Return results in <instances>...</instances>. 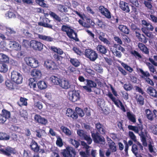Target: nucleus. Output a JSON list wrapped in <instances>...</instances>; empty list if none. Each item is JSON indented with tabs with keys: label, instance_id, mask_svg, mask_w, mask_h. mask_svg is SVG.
<instances>
[{
	"label": "nucleus",
	"instance_id": "nucleus-25",
	"mask_svg": "<svg viewBox=\"0 0 157 157\" xmlns=\"http://www.w3.org/2000/svg\"><path fill=\"white\" fill-rule=\"evenodd\" d=\"M138 47L142 52L146 55H149V49L147 47L142 43H139Z\"/></svg>",
	"mask_w": 157,
	"mask_h": 157
},
{
	"label": "nucleus",
	"instance_id": "nucleus-46",
	"mask_svg": "<svg viewBox=\"0 0 157 157\" xmlns=\"http://www.w3.org/2000/svg\"><path fill=\"white\" fill-rule=\"evenodd\" d=\"M37 85L39 88L41 90L45 89L47 86L45 82L43 81H39L37 83Z\"/></svg>",
	"mask_w": 157,
	"mask_h": 157
},
{
	"label": "nucleus",
	"instance_id": "nucleus-9",
	"mask_svg": "<svg viewBox=\"0 0 157 157\" xmlns=\"http://www.w3.org/2000/svg\"><path fill=\"white\" fill-rule=\"evenodd\" d=\"M26 63L32 68H36L39 65V62L36 59L32 57H26L25 59Z\"/></svg>",
	"mask_w": 157,
	"mask_h": 157
},
{
	"label": "nucleus",
	"instance_id": "nucleus-23",
	"mask_svg": "<svg viewBox=\"0 0 157 157\" xmlns=\"http://www.w3.org/2000/svg\"><path fill=\"white\" fill-rule=\"evenodd\" d=\"M147 93L153 98H157V91L154 88L151 86H149L147 89Z\"/></svg>",
	"mask_w": 157,
	"mask_h": 157
},
{
	"label": "nucleus",
	"instance_id": "nucleus-13",
	"mask_svg": "<svg viewBox=\"0 0 157 157\" xmlns=\"http://www.w3.org/2000/svg\"><path fill=\"white\" fill-rule=\"evenodd\" d=\"M95 128L97 130L96 132H98L101 134L104 135L106 132V128L105 126L100 122L95 123Z\"/></svg>",
	"mask_w": 157,
	"mask_h": 157
},
{
	"label": "nucleus",
	"instance_id": "nucleus-59",
	"mask_svg": "<svg viewBox=\"0 0 157 157\" xmlns=\"http://www.w3.org/2000/svg\"><path fill=\"white\" fill-rule=\"evenodd\" d=\"M82 140H84L87 141L88 144H90L92 142V140L89 136L87 135L86 134L83 137Z\"/></svg>",
	"mask_w": 157,
	"mask_h": 157
},
{
	"label": "nucleus",
	"instance_id": "nucleus-41",
	"mask_svg": "<svg viewBox=\"0 0 157 157\" xmlns=\"http://www.w3.org/2000/svg\"><path fill=\"white\" fill-rule=\"evenodd\" d=\"M2 114L3 117L5 118L6 121L7 119L10 117V112L6 109H3L2 111Z\"/></svg>",
	"mask_w": 157,
	"mask_h": 157
},
{
	"label": "nucleus",
	"instance_id": "nucleus-1",
	"mask_svg": "<svg viewBox=\"0 0 157 157\" xmlns=\"http://www.w3.org/2000/svg\"><path fill=\"white\" fill-rule=\"evenodd\" d=\"M138 120L139 124H137L136 126L129 125L128 128L129 130L133 131L135 133L138 134L140 137L143 145L147 146V143L146 137L147 136V131L144 128L141 119L139 118Z\"/></svg>",
	"mask_w": 157,
	"mask_h": 157
},
{
	"label": "nucleus",
	"instance_id": "nucleus-40",
	"mask_svg": "<svg viewBox=\"0 0 157 157\" xmlns=\"http://www.w3.org/2000/svg\"><path fill=\"white\" fill-rule=\"evenodd\" d=\"M8 70V67L6 64L0 63V72H1L6 73Z\"/></svg>",
	"mask_w": 157,
	"mask_h": 157
},
{
	"label": "nucleus",
	"instance_id": "nucleus-50",
	"mask_svg": "<svg viewBox=\"0 0 157 157\" xmlns=\"http://www.w3.org/2000/svg\"><path fill=\"white\" fill-rule=\"evenodd\" d=\"M149 128L154 135H157V124L150 125Z\"/></svg>",
	"mask_w": 157,
	"mask_h": 157
},
{
	"label": "nucleus",
	"instance_id": "nucleus-52",
	"mask_svg": "<svg viewBox=\"0 0 157 157\" xmlns=\"http://www.w3.org/2000/svg\"><path fill=\"white\" fill-rule=\"evenodd\" d=\"M130 53L136 58H138V59L142 58L141 55L138 52L135 50L131 51Z\"/></svg>",
	"mask_w": 157,
	"mask_h": 157
},
{
	"label": "nucleus",
	"instance_id": "nucleus-35",
	"mask_svg": "<svg viewBox=\"0 0 157 157\" xmlns=\"http://www.w3.org/2000/svg\"><path fill=\"white\" fill-rule=\"evenodd\" d=\"M50 79L54 84L57 85H58L59 84H60V82L61 79L54 75L52 76L50 78Z\"/></svg>",
	"mask_w": 157,
	"mask_h": 157
},
{
	"label": "nucleus",
	"instance_id": "nucleus-28",
	"mask_svg": "<svg viewBox=\"0 0 157 157\" xmlns=\"http://www.w3.org/2000/svg\"><path fill=\"white\" fill-rule=\"evenodd\" d=\"M136 36L139 41L143 43L146 44L147 41L148 39L143 34H141L140 32L137 33Z\"/></svg>",
	"mask_w": 157,
	"mask_h": 157
},
{
	"label": "nucleus",
	"instance_id": "nucleus-24",
	"mask_svg": "<svg viewBox=\"0 0 157 157\" xmlns=\"http://www.w3.org/2000/svg\"><path fill=\"white\" fill-rule=\"evenodd\" d=\"M120 7L123 11L126 13L130 12V9L128 4L124 1H121L120 2Z\"/></svg>",
	"mask_w": 157,
	"mask_h": 157
},
{
	"label": "nucleus",
	"instance_id": "nucleus-38",
	"mask_svg": "<svg viewBox=\"0 0 157 157\" xmlns=\"http://www.w3.org/2000/svg\"><path fill=\"white\" fill-rule=\"evenodd\" d=\"M127 117L130 121L133 123L136 122V118L135 115L131 114L130 112H127Z\"/></svg>",
	"mask_w": 157,
	"mask_h": 157
},
{
	"label": "nucleus",
	"instance_id": "nucleus-11",
	"mask_svg": "<svg viewBox=\"0 0 157 157\" xmlns=\"http://www.w3.org/2000/svg\"><path fill=\"white\" fill-rule=\"evenodd\" d=\"M1 153L7 156H10L11 154H15L17 153V151L15 148L8 147L5 149L1 148L0 149Z\"/></svg>",
	"mask_w": 157,
	"mask_h": 157
},
{
	"label": "nucleus",
	"instance_id": "nucleus-29",
	"mask_svg": "<svg viewBox=\"0 0 157 157\" xmlns=\"http://www.w3.org/2000/svg\"><path fill=\"white\" fill-rule=\"evenodd\" d=\"M61 87L64 89H68L70 87L68 82L64 79H61L60 82V84H59Z\"/></svg>",
	"mask_w": 157,
	"mask_h": 157
},
{
	"label": "nucleus",
	"instance_id": "nucleus-37",
	"mask_svg": "<svg viewBox=\"0 0 157 157\" xmlns=\"http://www.w3.org/2000/svg\"><path fill=\"white\" fill-rule=\"evenodd\" d=\"M36 80L33 78H30L29 80V86L30 88H33L34 90H36Z\"/></svg>",
	"mask_w": 157,
	"mask_h": 157
},
{
	"label": "nucleus",
	"instance_id": "nucleus-31",
	"mask_svg": "<svg viewBox=\"0 0 157 157\" xmlns=\"http://www.w3.org/2000/svg\"><path fill=\"white\" fill-rule=\"evenodd\" d=\"M97 51L100 53L105 54L107 52L105 47L101 44H99L97 47Z\"/></svg>",
	"mask_w": 157,
	"mask_h": 157
},
{
	"label": "nucleus",
	"instance_id": "nucleus-19",
	"mask_svg": "<svg viewBox=\"0 0 157 157\" xmlns=\"http://www.w3.org/2000/svg\"><path fill=\"white\" fill-rule=\"evenodd\" d=\"M41 71L37 69H33L31 72V75L32 77L36 80L40 78L42 76Z\"/></svg>",
	"mask_w": 157,
	"mask_h": 157
},
{
	"label": "nucleus",
	"instance_id": "nucleus-39",
	"mask_svg": "<svg viewBox=\"0 0 157 157\" xmlns=\"http://www.w3.org/2000/svg\"><path fill=\"white\" fill-rule=\"evenodd\" d=\"M0 62L2 63H9L8 57L3 53H0Z\"/></svg>",
	"mask_w": 157,
	"mask_h": 157
},
{
	"label": "nucleus",
	"instance_id": "nucleus-21",
	"mask_svg": "<svg viewBox=\"0 0 157 157\" xmlns=\"http://www.w3.org/2000/svg\"><path fill=\"white\" fill-rule=\"evenodd\" d=\"M35 121L37 123L42 125H46L48 123L47 119L42 117L40 115L36 114L34 117Z\"/></svg>",
	"mask_w": 157,
	"mask_h": 157
},
{
	"label": "nucleus",
	"instance_id": "nucleus-7",
	"mask_svg": "<svg viewBox=\"0 0 157 157\" xmlns=\"http://www.w3.org/2000/svg\"><path fill=\"white\" fill-rule=\"evenodd\" d=\"M11 78L12 80L17 84L22 82L23 78L21 75L16 71H13L11 72Z\"/></svg>",
	"mask_w": 157,
	"mask_h": 157
},
{
	"label": "nucleus",
	"instance_id": "nucleus-4",
	"mask_svg": "<svg viewBox=\"0 0 157 157\" xmlns=\"http://www.w3.org/2000/svg\"><path fill=\"white\" fill-rule=\"evenodd\" d=\"M107 95L117 107L120 108L124 112H125L126 111L124 106L123 105L122 102L119 99H117L116 98L113 97V94L111 92H109Z\"/></svg>",
	"mask_w": 157,
	"mask_h": 157
},
{
	"label": "nucleus",
	"instance_id": "nucleus-45",
	"mask_svg": "<svg viewBox=\"0 0 157 157\" xmlns=\"http://www.w3.org/2000/svg\"><path fill=\"white\" fill-rule=\"evenodd\" d=\"M57 140L56 141V144L57 146L59 147H62L63 145V140L60 136H56Z\"/></svg>",
	"mask_w": 157,
	"mask_h": 157
},
{
	"label": "nucleus",
	"instance_id": "nucleus-15",
	"mask_svg": "<svg viewBox=\"0 0 157 157\" xmlns=\"http://www.w3.org/2000/svg\"><path fill=\"white\" fill-rule=\"evenodd\" d=\"M16 34V32L10 27L6 28V34L9 40H13Z\"/></svg>",
	"mask_w": 157,
	"mask_h": 157
},
{
	"label": "nucleus",
	"instance_id": "nucleus-53",
	"mask_svg": "<svg viewBox=\"0 0 157 157\" xmlns=\"http://www.w3.org/2000/svg\"><path fill=\"white\" fill-rule=\"evenodd\" d=\"M75 111H76V113L79 116L82 117H83L85 114V113L83 110L81 108L78 107H76L75 108Z\"/></svg>",
	"mask_w": 157,
	"mask_h": 157
},
{
	"label": "nucleus",
	"instance_id": "nucleus-47",
	"mask_svg": "<svg viewBox=\"0 0 157 157\" xmlns=\"http://www.w3.org/2000/svg\"><path fill=\"white\" fill-rule=\"evenodd\" d=\"M5 84L8 89L12 90L14 89V83L10 80L6 81Z\"/></svg>",
	"mask_w": 157,
	"mask_h": 157
},
{
	"label": "nucleus",
	"instance_id": "nucleus-2",
	"mask_svg": "<svg viewBox=\"0 0 157 157\" xmlns=\"http://www.w3.org/2000/svg\"><path fill=\"white\" fill-rule=\"evenodd\" d=\"M61 29L62 31L66 33L67 36L70 38L73 39L76 42L79 41L77 37V33L70 26L67 25H63L61 27Z\"/></svg>",
	"mask_w": 157,
	"mask_h": 157
},
{
	"label": "nucleus",
	"instance_id": "nucleus-5",
	"mask_svg": "<svg viewBox=\"0 0 157 157\" xmlns=\"http://www.w3.org/2000/svg\"><path fill=\"white\" fill-rule=\"evenodd\" d=\"M29 147L32 151L36 153L43 154L45 152L43 149L40 148V146L34 140L32 139L29 145Z\"/></svg>",
	"mask_w": 157,
	"mask_h": 157
},
{
	"label": "nucleus",
	"instance_id": "nucleus-33",
	"mask_svg": "<svg viewBox=\"0 0 157 157\" xmlns=\"http://www.w3.org/2000/svg\"><path fill=\"white\" fill-rule=\"evenodd\" d=\"M60 128L62 131L66 136H70L72 134L71 131L67 127L63 126H62Z\"/></svg>",
	"mask_w": 157,
	"mask_h": 157
},
{
	"label": "nucleus",
	"instance_id": "nucleus-27",
	"mask_svg": "<svg viewBox=\"0 0 157 157\" xmlns=\"http://www.w3.org/2000/svg\"><path fill=\"white\" fill-rule=\"evenodd\" d=\"M105 33L100 32L99 34L98 38L104 44L108 45L110 44V42L107 38L105 37Z\"/></svg>",
	"mask_w": 157,
	"mask_h": 157
},
{
	"label": "nucleus",
	"instance_id": "nucleus-12",
	"mask_svg": "<svg viewBox=\"0 0 157 157\" xmlns=\"http://www.w3.org/2000/svg\"><path fill=\"white\" fill-rule=\"evenodd\" d=\"M70 100L73 102H75L79 100L80 96L78 91H73L71 93H69L68 97Z\"/></svg>",
	"mask_w": 157,
	"mask_h": 157
},
{
	"label": "nucleus",
	"instance_id": "nucleus-54",
	"mask_svg": "<svg viewBox=\"0 0 157 157\" xmlns=\"http://www.w3.org/2000/svg\"><path fill=\"white\" fill-rule=\"evenodd\" d=\"M131 29L133 31L135 32L136 36L137 34V33H138L140 32H141L140 29L137 28L136 25L133 24H131Z\"/></svg>",
	"mask_w": 157,
	"mask_h": 157
},
{
	"label": "nucleus",
	"instance_id": "nucleus-48",
	"mask_svg": "<svg viewBox=\"0 0 157 157\" xmlns=\"http://www.w3.org/2000/svg\"><path fill=\"white\" fill-rule=\"evenodd\" d=\"M69 141L71 144L76 148H77L80 145V144L79 141L72 138H70Z\"/></svg>",
	"mask_w": 157,
	"mask_h": 157
},
{
	"label": "nucleus",
	"instance_id": "nucleus-42",
	"mask_svg": "<svg viewBox=\"0 0 157 157\" xmlns=\"http://www.w3.org/2000/svg\"><path fill=\"white\" fill-rule=\"evenodd\" d=\"M139 71L141 73L142 75H141V77L145 79L146 78L149 77L150 76V73L147 71H144L142 69L140 68Z\"/></svg>",
	"mask_w": 157,
	"mask_h": 157
},
{
	"label": "nucleus",
	"instance_id": "nucleus-62",
	"mask_svg": "<svg viewBox=\"0 0 157 157\" xmlns=\"http://www.w3.org/2000/svg\"><path fill=\"white\" fill-rule=\"evenodd\" d=\"M77 133L80 137V138L82 139L86 133L82 130H79L77 131Z\"/></svg>",
	"mask_w": 157,
	"mask_h": 157
},
{
	"label": "nucleus",
	"instance_id": "nucleus-18",
	"mask_svg": "<svg viewBox=\"0 0 157 157\" xmlns=\"http://www.w3.org/2000/svg\"><path fill=\"white\" fill-rule=\"evenodd\" d=\"M48 10H49V9L48 8H45L44 10H43V12L45 14H46L47 16H48V15L49 14L51 17H52L53 19H54L55 21H57L58 22H60L61 21V20L60 17L53 12L50 11L49 13H44L45 11L48 12Z\"/></svg>",
	"mask_w": 157,
	"mask_h": 157
},
{
	"label": "nucleus",
	"instance_id": "nucleus-6",
	"mask_svg": "<svg viewBox=\"0 0 157 157\" xmlns=\"http://www.w3.org/2000/svg\"><path fill=\"white\" fill-rule=\"evenodd\" d=\"M64 157H75L76 152L74 148L71 147L67 146L62 152Z\"/></svg>",
	"mask_w": 157,
	"mask_h": 157
},
{
	"label": "nucleus",
	"instance_id": "nucleus-16",
	"mask_svg": "<svg viewBox=\"0 0 157 157\" xmlns=\"http://www.w3.org/2000/svg\"><path fill=\"white\" fill-rule=\"evenodd\" d=\"M44 66L48 69L53 70L56 68L57 66L56 63L51 60H47L45 61Z\"/></svg>",
	"mask_w": 157,
	"mask_h": 157
},
{
	"label": "nucleus",
	"instance_id": "nucleus-10",
	"mask_svg": "<svg viewBox=\"0 0 157 157\" xmlns=\"http://www.w3.org/2000/svg\"><path fill=\"white\" fill-rule=\"evenodd\" d=\"M30 47L34 50L40 51L43 48V44L40 42L35 40H32L30 42Z\"/></svg>",
	"mask_w": 157,
	"mask_h": 157
},
{
	"label": "nucleus",
	"instance_id": "nucleus-43",
	"mask_svg": "<svg viewBox=\"0 0 157 157\" xmlns=\"http://www.w3.org/2000/svg\"><path fill=\"white\" fill-rule=\"evenodd\" d=\"M70 61L71 63L75 67H78L80 65V62L76 58H70Z\"/></svg>",
	"mask_w": 157,
	"mask_h": 157
},
{
	"label": "nucleus",
	"instance_id": "nucleus-61",
	"mask_svg": "<svg viewBox=\"0 0 157 157\" xmlns=\"http://www.w3.org/2000/svg\"><path fill=\"white\" fill-rule=\"evenodd\" d=\"M128 135L129 137L134 142L136 141V137L132 132L129 131L128 132Z\"/></svg>",
	"mask_w": 157,
	"mask_h": 157
},
{
	"label": "nucleus",
	"instance_id": "nucleus-55",
	"mask_svg": "<svg viewBox=\"0 0 157 157\" xmlns=\"http://www.w3.org/2000/svg\"><path fill=\"white\" fill-rule=\"evenodd\" d=\"M132 151L135 156L138 154V147L135 144H133L132 146Z\"/></svg>",
	"mask_w": 157,
	"mask_h": 157
},
{
	"label": "nucleus",
	"instance_id": "nucleus-34",
	"mask_svg": "<svg viewBox=\"0 0 157 157\" xmlns=\"http://www.w3.org/2000/svg\"><path fill=\"white\" fill-rule=\"evenodd\" d=\"M57 10L61 13H67L68 11L67 8L61 4L57 5L56 6Z\"/></svg>",
	"mask_w": 157,
	"mask_h": 157
},
{
	"label": "nucleus",
	"instance_id": "nucleus-49",
	"mask_svg": "<svg viewBox=\"0 0 157 157\" xmlns=\"http://www.w3.org/2000/svg\"><path fill=\"white\" fill-rule=\"evenodd\" d=\"M121 65L124 68L128 71L129 73H132L133 71V69L130 66L128 65L127 64L124 63L122 62L121 63Z\"/></svg>",
	"mask_w": 157,
	"mask_h": 157
},
{
	"label": "nucleus",
	"instance_id": "nucleus-63",
	"mask_svg": "<svg viewBox=\"0 0 157 157\" xmlns=\"http://www.w3.org/2000/svg\"><path fill=\"white\" fill-rule=\"evenodd\" d=\"M86 21L87 24L86 23V25L87 26H89L88 27H86V28H89L90 27L91 25L93 26L95 24L91 19L87 18L86 19Z\"/></svg>",
	"mask_w": 157,
	"mask_h": 157
},
{
	"label": "nucleus",
	"instance_id": "nucleus-30",
	"mask_svg": "<svg viewBox=\"0 0 157 157\" xmlns=\"http://www.w3.org/2000/svg\"><path fill=\"white\" fill-rule=\"evenodd\" d=\"M145 112L146 114V117L147 119L151 121L153 120L154 118V114L150 109H146Z\"/></svg>",
	"mask_w": 157,
	"mask_h": 157
},
{
	"label": "nucleus",
	"instance_id": "nucleus-20",
	"mask_svg": "<svg viewBox=\"0 0 157 157\" xmlns=\"http://www.w3.org/2000/svg\"><path fill=\"white\" fill-rule=\"evenodd\" d=\"M51 21L48 18L45 17L43 19V22H40L38 23V25L40 26H42L44 27L47 28L52 29H53L52 26L49 24Z\"/></svg>",
	"mask_w": 157,
	"mask_h": 157
},
{
	"label": "nucleus",
	"instance_id": "nucleus-22",
	"mask_svg": "<svg viewBox=\"0 0 157 157\" xmlns=\"http://www.w3.org/2000/svg\"><path fill=\"white\" fill-rule=\"evenodd\" d=\"M66 114L68 117H71L74 119H76L78 117L77 113L70 108L67 109Z\"/></svg>",
	"mask_w": 157,
	"mask_h": 157
},
{
	"label": "nucleus",
	"instance_id": "nucleus-3",
	"mask_svg": "<svg viewBox=\"0 0 157 157\" xmlns=\"http://www.w3.org/2000/svg\"><path fill=\"white\" fill-rule=\"evenodd\" d=\"M84 55L87 58L92 61H94L98 58V54L96 52L91 49L85 50Z\"/></svg>",
	"mask_w": 157,
	"mask_h": 157
},
{
	"label": "nucleus",
	"instance_id": "nucleus-44",
	"mask_svg": "<svg viewBox=\"0 0 157 157\" xmlns=\"http://www.w3.org/2000/svg\"><path fill=\"white\" fill-rule=\"evenodd\" d=\"M87 82V85L91 88H95L96 87L97 83L93 81L88 79H86Z\"/></svg>",
	"mask_w": 157,
	"mask_h": 157
},
{
	"label": "nucleus",
	"instance_id": "nucleus-58",
	"mask_svg": "<svg viewBox=\"0 0 157 157\" xmlns=\"http://www.w3.org/2000/svg\"><path fill=\"white\" fill-rule=\"evenodd\" d=\"M152 1H144V4L145 6L149 10H151L152 7Z\"/></svg>",
	"mask_w": 157,
	"mask_h": 157
},
{
	"label": "nucleus",
	"instance_id": "nucleus-32",
	"mask_svg": "<svg viewBox=\"0 0 157 157\" xmlns=\"http://www.w3.org/2000/svg\"><path fill=\"white\" fill-rule=\"evenodd\" d=\"M38 38L42 40L48 42H52L53 41V38L50 36H46L41 34L38 35Z\"/></svg>",
	"mask_w": 157,
	"mask_h": 157
},
{
	"label": "nucleus",
	"instance_id": "nucleus-8",
	"mask_svg": "<svg viewBox=\"0 0 157 157\" xmlns=\"http://www.w3.org/2000/svg\"><path fill=\"white\" fill-rule=\"evenodd\" d=\"M91 136L94 142L97 144L105 143V139L104 137L100 136L98 132L95 133L94 131L91 132Z\"/></svg>",
	"mask_w": 157,
	"mask_h": 157
},
{
	"label": "nucleus",
	"instance_id": "nucleus-14",
	"mask_svg": "<svg viewBox=\"0 0 157 157\" xmlns=\"http://www.w3.org/2000/svg\"><path fill=\"white\" fill-rule=\"evenodd\" d=\"M99 10L101 14L107 18L108 19L111 18V13L107 8H105L103 6H101L99 7Z\"/></svg>",
	"mask_w": 157,
	"mask_h": 157
},
{
	"label": "nucleus",
	"instance_id": "nucleus-64",
	"mask_svg": "<svg viewBox=\"0 0 157 157\" xmlns=\"http://www.w3.org/2000/svg\"><path fill=\"white\" fill-rule=\"evenodd\" d=\"M27 99L26 98H23L22 97H21L20 98V101L22 103L21 105L22 106H27Z\"/></svg>",
	"mask_w": 157,
	"mask_h": 157
},
{
	"label": "nucleus",
	"instance_id": "nucleus-56",
	"mask_svg": "<svg viewBox=\"0 0 157 157\" xmlns=\"http://www.w3.org/2000/svg\"><path fill=\"white\" fill-rule=\"evenodd\" d=\"M53 58L56 61L58 62L61 61L63 58V57L59 55V54H55L53 56Z\"/></svg>",
	"mask_w": 157,
	"mask_h": 157
},
{
	"label": "nucleus",
	"instance_id": "nucleus-17",
	"mask_svg": "<svg viewBox=\"0 0 157 157\" xmlns=\"http://www.w3.org/2000/svg\"><path fill=\"white\" fill-rule=\"evenodd\" d=\"M108 145L109 147L108 149L110 150L112 152L116 151L117 150V147L115 142L110 138H107Z\"/></svg>",
	"mask_w": 157,
	"mask_h": 157
},
{
	"label": "nucleus",
	"instance_id": "nucleus-60",
	"mask_svg": "<svg viewBox=\"0 0 157 157\" xmlns=\"http://www.w3.org/2000/svg\"><path fill=\"white\" fill-rule=\"evenodd\" d=\"M82 140H84L87 141L88 144H90L92 142V140L89 136L87 135L86 134L83 137Z\"/></svg>",
	"mask_w": 157,
	"mask_h": 157
},
{
	"label": "nucleus",
	"instance_id": "nucleus-57",
	"mask_svg": "<svg viewBox=\"0 0 157 157\" xmlns=\"http://www.w3.org/2000/svg\"><path fill=\"white\" fill-rule=\"evenodd\" d=\"M137 101L138 104L141 105H143L144 104V98L143 97L139 95L138 98H137Z\"/></svg>",
	"mask_w": 157,
	"mask_h": 157
},
{
	"label": "nucleus",
	"instance_id": "nucleus-36",
	"mask_svg": "<svg viewBox=\"0 0 157 157\" xmlns=\"http://www.w3.org/2000/svg\"><path fill=\"white\" fill-rule=\"evenodd\" d=\"M35 132H36V136L40 138L44 136L46 133L45 131L42 129L36 130Z\"/></svg>",
	"mask_w": 157,
	"mask_h": 157
},
{
	"label": "nucleus",
	"instance_id": "nucleus-51",
	"mask_svg": "<svg viewBox=\"0 0 157 157\" xmlns=\"http://www.w3.org/2000/svg\"><path fill=\"white\" fill-rule=\"evenodd\" d=\"M10 139V136L6 133L0 132V140H8Z\"/></svg>",
	"mask_w": 157,
	"mask_h": 157
},
{
	"label": "nucleus",
	"instance_id": "nucleus-26",
	"mask_svg": "<svg viewBox=\"0 0 157 157\" xmlns=\"http://www.w3.org/2000/svg\"><path fill=\"white\" fill-rule=\"evenodd\" d=\"M118 29L124 34L128 35L129 33L130 30L126 25H120L118 26Z\"/></svg>",
	"mask_w": 157,
	"mask_h": 157
}]
</instances>
